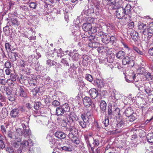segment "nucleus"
Masks as SVG:
<instances>
[{
	"label": "nucleus",
	"instance_id": "obj_63",
	"mask_svg": "<svg viewBox=\"0 0 153 153\" xmlns=\"http://www.w3.org/2000/svg\"><path fill=\"white\" fill-rule=\"evenodd\" d=\"M5 92H6V94L7 96L12 93V92L11 90L8 87H7Z\"/></svg>",
	"mask_w": 153,
	"mask_h": 153
},
{
	"label": "nucleus",
	"instance_id": "obj_32",
	"mask_svg": "<svg viewBox=\"0 0 153 153\" xmlns=\"http://www.w3.org/2000/svg\"><path fill=\"white\" fill-rule=\"evenodd\" d=\"M98 30H97L96 33V35L97 36L100 37L103 36L104 34V32L103 31L102 29L98 28Z\"/></svg>",
	"mask_w": 153,
	"mask_h": 153
},
{
	"label": "nucleus",
	"instance_id": "obj_13",
	"mask_svg": "<svg viewBox=\"0 0 153 153\" xmlns=\"http://www.w3.org/2000/svg\"><path fill=\"white\" fill-rule=\"evenodd\" d=\"M83 102L84 105L88 107L91 106L93 103L90 98L87 96H85L83 98Z\"/></svg>",
	"mask_w": 153,
	"mask_h": 153
},
{
	"label": "nucleus",
	"instance_id": "obj_15",
	"mask_svg": "<svg viewBox=\"0 0 153 153\" xmlns=\"http://www.w3.org/2000/svg\"><path fill=\"white\" fill-rule=\"evenodd\" d=\"M124 112L119 108H117L113 111L112 115L116 117H120L123 116Z\"/></svg>",
	"mask_w": 153,
	"mask_h": 153
},
{
	"label": "nucleus",
	"instance_id": "obj_20",
	"mask_svg": "<svg viewBox=\"0 0 153 153\" xmlns=\"http://www.w3.org/2000/svg\"><path fill=\"white\" fill-rule=\"evenodd\" d=\"M111 38L108 35H106L103 36L102 39V42L105 44H107L111 41Z\"/></svg>",
	"mask_w": 153,
	"mask_h": 153
},
{
	"label": "nucleus",
	"instance_id": "obj_53",
	"mask_svg": "<svg viewBox=\"0 0 153 153\" xmlns=\"http://www.w3.org/2000/svg\"><path fill=\"white\" fill-rule=\"evenodd\" d=\"M85 79L88 81L91 82L93 80L92 76L90 74H87L85 76Z\"/></svg>",
	"mask_w": 153,
	"mask_h": 153
},
{
	"label": "nucleus",
	"instance_id": "obj_60",
	"mask_svg": "<svg viewBox=\"0 0 153 153\" xmlns=\"http://www.w3.org/2000/svg\"><path fill=\"white\" fill-rule=\"evenodd\" d=\"M16 132L20 136H22L23 135V131H22L20 128L17 129L16 130Z\"/></svg>",
	"mask_w": 153,
	"mask_h": 153
},
{
	"label": "nucleus",
	"instance_id": "obj_52",
	"mask_svg": "<svg viewBox=\"0 0 153 153\" xmlns=\"http://www.w3.org/2000/svg\"><path fill=\"white\" fill-rule=\"evenodd\" d=\"M103 124L105 127L107 126L109 124V120L108 117H105L104 121H103Z\"/></svg>",
	"mask_w": 153,
	"mask_h": 153
},
{
	"label": "nucleus",
	"instance_id": "obj_47",
	"mask_svg": "<svg viewBox=\"0 0 153 153\" xmlns=\"http://www.w3.org/2000/svg\"><path fill=\"white\" fill-rule=\"evenodd\" d=\"M134 50L137 53L140 55H142L143 53L137 47L135 46H134L133 47Z\"/></svg>",
	"mask_w": 153,
	"mask_h": 153
},
{
	"label": "nucleus",
	"instance_id": "obj_51",
	"mask_svg": "<svg viewBox=\"0 0 153 153\" xmlns=\"http://www.w3.org/2000/svg\"><path fill=\"white\" fill-rule=\"evenodd\" d=\"M96 44L98 45V44L96 42H91L89 43L88 46L91 48H96L97 47V46H96Z\"/></svg>",
	"mask_w": 153,
	"mask_h": 153
},
{
	"label": "nucleus",
	"instance_id": "obj_55",
	"mask_svg": "<svg viewBox=\"0 0 153 153\" xmlns=\"http://www.w3.org/2000/svg\"><path fill=\"white\" fill-rule=\"evenodd\" d=\"M93 144L94 145V147H97V146L100 144V143L99 141V140L98 139H94L93 138Z\"/></svg>",
	"mask_w": 153,
	"mask_h": 153
},
{
	"label": "nucleus",
	"instance_id": "obj_39",
	"mask_svg": "<svg viewBox=\"0 0 153 153\" xmlns=\"http://www.w3.org/2000/svg\"><path fill=\"white\" fill-rule=\"evenodd\" d=\"M108 114L109 115H112L113 111H112V106L111 105H108Z\"/></svg>",
	"mask_w": 153,
	"mask_h": 153
},
{
	"label": "nucleus",
	"instance_id": "obj_34",
	"mask_svg": "<svg viewBox=\"0 0 153 153\" xmlns=\"http://www.w3.org/2000/svg\"><path fill=\"white\" fill-rule=\"evenodd\" d=\"M29 5L30 8H31L32 9H36V8L37 7V4L35 2H31L29 3Z\"/></svg>",
	"mask_w": 153,
	"mask_h": 153
},
{
	"label": "nucleus",
	"instance_id": "obj_7",
	"mask_svg": "<svg viewBox=\"0 0 153 153\" xmlns=\"http://www.w3.org/2000/svg\"><path fill=\"white\" fill-rule=\"evenodd\" d=\"M143 33L144 35H148L147 39H149L153 35V22L149 25V27L147 29L144 30Z\"/></svg>",
	"mask_w": 153,
	"mask_h": 153
},
{
	"label": "nucleus",
	"instance_id": "obj_16",
	"mask_svg": "<svg viewBox=\"0 0 153 153\" xmlns=\"http://www.w3.org/2000/svg\"><path fill=\"white\" fill-rule=\"evenodd\" d=\"M69 114L66 115V120L68 122L73 123L74 122V120L72 117H73L75 120H76V118L77 119V117L76 115L74 113L71 114L70 113H69Z\"/></svg>",
	"mask_w": 153,
	"mask_h": 153
},
{
	"label": "nucleus",
	"instance_id": "obj_19",
	"mask_svg": "<svg viewBox=\"0 0 153 153\" xmlns=\"http://www.w3.org/2000/svg\"><path fill=\"white\" fill-rule=\"evenodd\" d=\"M19 113L18 108L13 109L10 111V115L11 117H18Z\"/></svg>",
	"mask_w": 153,
	"mask_h": 153
},
{
	"label": "nucleus",
	"instance_id": "obj_37",
	"mask_svg": "<svg viewBox=\"0 0 153 153\" xmlns=\"http://www.w3.org/2000/svg\"><path fill=\"white\" fill-rule=\"evenodd\" d=\"M7 128V125H6L5 126L4 125H1V131L5 137V135L7 134L6 128Z\"/></svg>",
	"mask_w": 153,
	"mask_h": 153
},
{
	"label": "nucleus",
	"instance_id": "obj_59",
	"mask_svg": "<svg viewBox=\"0 0 153 153\" xmlns=\"http://www.w3.org/2000/svg\"><path fill=\"white\" fill-rule=\"evenodd\" d=\"M5 147V145L1 137L0 138V148L2 149H4Z\"/></svg>",
	"mask_w": 153,
	"mask_h": 153
},
{
	"label": "nucleus",
	"instance_id": "obj_18",
	"mask_svg": "<svg viewBox=\"0 0 153 153\" xmlns=\"http://www.w3.org/2000/svg\"><path fill=\"white\" fill-rule=\"evenodd\" d=\"M65 112L61 107L57 108L56 110V113L58 116H60V117H62V116H65V117H66V115L68 114H65L63 115Z\"/></svg>",
	"mask_w": 153,
	"mask_h": 153
},
{
	"label": "nucleus",
	"instance_id": "obj_12",
	"mask_svg": "<svg viewBox=\"0 0 153 153\" xmlns=\"http://www.w3.org/2000/svg\"><path fill=\"white\" fill-rule=\"evenodd\" d=\"M88 93L93 99L95 98L99 94L98 90L94 88H91L90 89Z\"/></svg>",
	"mask_w": 153,
	"mask_h": 153
},
{
	"label": "nucleus",
	"instance_id": "obj_14",
	"mask_svg": "<svg viewBox=\"0 0 153 153\" xmlns=\"http://www.w3.org/2000/svg\"><path fill=\"white\" fill-rule=\"evenodd\" d=\"M66 119V117H65V116H62V117H59L57 118V121L61 126L65 127L67 125Z\"/></svg>",
	"mask_w": 153,
	"mask_h": 153
},
{
	"label": "nucleus",
	"instance_id": "obj_40",
	"mask_svg": "<svg viewBox=\"0 0 153 153\" xmlns=\"http://www.w3.org/2000/svg\"><path fill=\"white\" fill-rule=\"evenodd\" d=\"M146 25L143 23H140L138 25V28L140 29L144 30H146Z\"/></svg>",
	"mask_w": 153,
	"mask_h": 153
},
{
	"label": "nucleus",
	"instance_id": "obj_11",
	"mask_svg": "<svg viewBox=\"0 0 153 153\" xmlns=\"http://www.w3.org/2000/svg\"><path fill=\"white\" fill-rule=\"evenodd\" d=\"M16 91L15 93L16 95L19 94V96L22 97H26L27 94L24 91V87L19 86L18 88V92L17 90Z\"/></svg>",
	"mask_w": 153,
	"mask_h": 153
},
{
	"label": "nucleus",
	"instance_id": "obj_58",
	"mask_svg": "<svg viewBox=\"0 0 153 153\" xmlns=\"http://www.w3.org/2000/svg\"><path fill=\"white\" fill-rule=\"evenodd\" d=\"M116 16L118 19H122L124 16V13H116Z\"/></svg>",
	"mask_w": 153,
	"mask_h": 153
},
{
	"label": "nucleus",
	"instance_id": "obj_17",
	"mask_svg": "<svg viewBox=\"0 0 153 153\" xmlns=\"http://www.w3.org/2000/svg\"><path fill=\"white\" fill-rule=\"evenodd\" d=\"M18 54L17 53L11 52L8 54V56L11 61L15 62L16 60V57H18Z\"/></svg>",
	"mask_w": 153,
	"mask_h": 153
},
{
	"label": "nucleus",
	"instance_id": "obj_35",
	"mask_svg": "<svg viewBox=\"0 0 153 153\" xmlns=\"http://www.w3.org/2000/svg\"><path fill=\"white\" fill-rule=\"evenodd\" d=\"M127 122H131L134 121L136 119L135 117L132 115L129 116V117H127L126 118Z\"/></svg>",
	"mask_w": 153,
	"mask_h": 153
},
{
	"label": "nucleus",
	"instance_id": "obj_56",
	"mask_svg": "<svg viewBox=\"0 0 153 153\" xmlns=\"http://www.w3.org/2000/svg\"><path fill=\"white\" fill-rule=\"evenodd\" d=\"M116 0H109L107 4L109 6L112 5H114L115 6L116 4Z\"/></svg>",
	"mask_w": 153,
	"mask_h": 153
},
{
	"label": "nucleus",
	"instance_id": "obj_2",
	"mask_svg": "<svg viewBox=\"0 0 153 153\" xmlns=\"http://www.w3.org/2000/svg\"><path fill=\"white\" fill-rule=\"evenodd\" d=\"M132 50L126 45L125 44V56L126 54V56L125 57V61L126 62V64H125V66L127 65H129V68H131L134 65V62L131 59L130 57L132 56Z\"/></svg>",
	"mask_w": 153,
	"mask_h": 153
},
{
	"label": "nucleus",
	"instance_id": "obj_23",
	"mask_svg": "<svg viewBox=\"0 0 153 153\" xmlns=\"http://www.w3.org/2000/svg\"><path fill=\"white\" fill-rule=\"evenodd\" d=\"M145 77L146 80L150 82H153V76L149 73H146L145 74Z\"/></svg>",
	"mask_w": 153,
	"mask_h": 153
},
{
	"label": "nucleus",
	"instance_id": "obj_31",
	"mask_svg": "<svg viewBox=\"0 0 153 153\" xmlns=\"http://www.w3.org/2000/svg\"><path fill=\"white\" fill-rule=\"evenodd\" d=\"M31 134V132L29 130V128H27L24 130L23 132V135L25 137H27Z\"/></svg>",
	"mask_w": 153,
	"mask_h": 153
},
{
	"label": "nucleus",
	"instance_id": "obj_54",
	"mask_svg": "<svg viewBox=\"0 0 153 153\" xmlns=\"http://www.w3.org/2000/svg\"><path fill=\"white\" fill-rule=\"evenodd\" d=\"M4 66L7 68H10L12 67L11 63L10 61H7L5 62Z\"/></svg>",
	"mask_w": 153,
	"mask_h": 153
},
{
	"label": "nucleus",
	"instance_id": "obj_46",
	"mask_svg": "<svg viewBox=\"0 0 153 153\" xmlns=\"http://www.w3.org/2000/svg\"><path fill=\"white\" fill-rule=\"evenodd\" d=\"M6 151L8 153H14V150L12 147H7L6 149Z\"/></svg>",
	"mask_w": 153,
	"mask_h": 153
},
{
	"label": "nucleus",
	"instance_id": "obj_48",
	"mask_svg": "<svg viewBox=\"0 0 153 153\" xmlns=\"http://www.w3.org/2000/svg\"><path fill=\"white\" fill-rule=\"evenodd\" d=\"M61 148L62 150L65 151L71 152L72 151L71 148L69 146L68 147L66 146H64L63 147H61Z\"/></svg>",
	"mask_w": 153,
	"mask_h": 153
},
{
	"label": "nucleus",
	"instance_id": "obj_10",
	"mask_svg": "<svg viewBox=\"0 0 153 153\" xmlns=\"http://www.w3.org/2000/svg\"><path fill=\"white\" fill-rule=\"evenodd\" d=\"M68 55L70 57H72L74 61H77L79 59V54L76 50H73V51H70Z\"/></svg>",
	"mask_w": 153,
	"mask_h": 153
},
{
	"label": "nucleus",
	"instance_id": "obj_22",
	"mask_svg": "<svg viewBox=\"0 0 153 153\" xmlns=\"http://www.w3.org/2000/svg\"><path fill=\"white\" fill-rule=\"evenodd\" d=\"M21 139L20 138L16 139L13 144V147L16 148H18L21 145Z\"/></svg>",
	"mask_w": 153,
	"mask_h": 153
},
{
	"label": "nucleus",
	"instance_id": "obj_64",
	"mask_svg": "<svg viewBox=\"0 0 153 153\" xmlns=\"http://www.w3.org/2000/svg\"><path fill=\"white\" fill-rule=\"evenodd\" d=\"M124 13V10L122 7H120L117 8L116 13Z\"/></svg>",
	"mask_w": 153,
	"mask_h": 153
},
{
	"label": "nucleus",
	"instance_id": "obj_29",
	"mask_svg": "<svg viewBox=\"0 0 153 153\" xmlns=\"http://www.w3.org/2000/svg\"><path fill=\"white\" fill-rule=\"evenodd\" d=\"M10 29L8 26H7L3 28V31L7 36H8L10 34Z\"/></svg>",
	"mask_w": 153,
	"mask_h": 153
},
{
	"label": "nucleus",
	"instance_id": "obj_33",
	"mask_svg": "<svg viewBox=\"0 0 153 153\" xmlns=\"http://www.w3.org/2000/svg\"><path fill=\"white\" fill-rule=\"evenodd\" d=\"M124 53L123 51H120L116 54V56L120 59H123L124 57Z\"/></svg>",
	"mask_w": 153,
	"mask_h": 153
},
{
	"label": "nucleus",
	"instance_id": "obj_44",
	"mask_svg": "<svg viewBox=\"0 0 153 153\" xmlns=\"http://www.w3.org/2000/svg\"><path fill=\"white\" fill-rule=\"evenodd\" d=\"M26 62L22 59H21L19 62V65L21 68H25L26 66Z\"/></svg>",
	"mask_w": 153,
	"mask_h": 153
},
{
	"label": "nucleus",
	"instance_id": "obj_24",
	"mask_svg": "<svg viewBox=\"0 0 153 153\" xmlns=\"http://www.w3.org/2000/svg\"><path fill=\"white\" fill-rule=\"evenodd\" d=\"M106 103L104 100H102L100 103V108L103 112L105 111L106 109Z\"/></svg>",
	"mask_w": 153,
	"mask_h": 153
},
{
	"label": "nucleus",
	"instance_id": "obj_21",
	"mask_svg": "<svg viewBox=\"0 0 153 153\" xmlns=\"http://www.w3.org/2000/svg\"><path fill=\"white\" fill-rule=\"evenodd\" d=\"M55 135L59 139H64L66 136V134L62 131H57L55 133Z\"/></svg>",
	"mask_w": 153,
	"mask_h": 153
},
{
	"label": "nucleus",
	"instance_id": "obj_57",
	"mask_svg": "<svg viewBox=\"0 0 153 153\" xmlns=\"http://www.w3.org/2000/svg\"><path fill=\"white\" fill-rule=\"evenodd\" d=\"M7 135L8 138L12 139L13 136V132L10 130L8 131L7 132Z\"/></svg>",
	"mask_w": 153,
	"mask_h": 153
},
{
	"label": "nucleus",
	"instance_id": "obj_49",
	"mask_svg": "<svg viewBox=\"0 0 153 153\" xmlns=\"http://www.w3.org/2000/svg\"><path fill=\"white\" fill-rule=\"evenodd\" d=\"M21 145L22 146L23 148L29 145V142L28 141L24 140L22 143L21 142Z\"/></svg>",
	"mask_w": 153,
	"mask_h": 153
},
{
	"label": "nucleus",
	"instance_id": "obj_28",
	"mask_svg": "<svg viewBox=\"0 0 153 153\" xmlns=\"http://www.w3.org/2000/svg\"><path fill=\"white\" fill-rule=\"evenodd\" d=\"M147 141L150 143H153V133H149L147 136Z\"/></svg>",
	"mask_w": 153,
	"mask_h": 153
},
{
	"label": "nucleus",
	"instance_id": "obj_26",
	"mask_svg": "<svg viewBox=\"0 0 153 153\" xmlns=\"http://www.w3.org/2000/svg\"><path fill=\"white\" fill-rule=\"evenodd\" d=\"M5 48L7 52H9L13 50H11L12 46L9 42H5Z\"/></svg>",
	"mask_w": 153,
	"mask_h": 153
},
{
	"label": "nucleus",
	"instance_id": "obj_5",
	"mask_svg": "<svg viewBox=\"0 0 153 153\" xmlns=\"http://www.w3.org/2000/svg\"><path fill=\"white\" fill-rule=\"evenodd\" d=\"M84 138L87 144L89 152H90L91 151H92L93 153L95 151L94 150V147H92L91 143L93 142V137H92L91 135H90L89 136L86 135L84 136Z\"/></svg>",
	"mask_w": 153,
	"mask_h": 153
},
{
	"label": "nucleus",
	"instance_id": "obj_62",
	"mask_svg": "<svg viewBox=\"0 0 153 153\" xmlns=\"http://www.w3.org/2000/svg\"><path fill=\"white\" fill-rule=\"evenodd\" d=\"M59 104V102L57 100H54L52 102V105L55 107L58 106Z\"/></svg>",
	"mask_w": 153,
	"mask_h": 153
},
{
	"label": "nucleus",
	"instance_id": "obj_30",
	"mask_svg": "<svg viewBox=\"0 0 153 153\" xmlns=\"http://www.w3.org/2000/svg\"><path fill=\"white\" fill-rule=\"evenodd\" d=\"M85 32L84 34L82 35V38H90L91 34L95 33H91V31H85Z\"/></svg>",
	"mask_w": 153,
	"mask_h": 153
},
{
	"label": "nucleus",
	"instance_id": "obj_4",
	"mask_svg": "<svg viewBox=\"0 0 153 153\" xmlns=\"http://www.w3.org/2000/svg\"><path fill=\"white\" fill-rule=\"evenodd\" d=\"M127 65L128 68L125 72V79H126V81L128 82H132L135 81L136 76L133 74V71L130 69L131 68H129V65Z\"/></svg>",
	"mask_w": 153,
	"mask_h": 153
},
{
	"label": "nucleus",
	"instance_id": "obj_36",
	"mask_svg": "<svg viewBox=\"0 0 153 153\" xmlns=\"http://www.w3.org/2000/svg\"><path fill=\"white\" fill-rule=\"evenodd\" d=\"M7 113L6 108H3L2 109L1 116L2 118H5L7 116Z\"/></svg>",
	"mask_w": 153,
	"mask_h": 153
},
{
	"label": "nucleus",
	"instance_id": "obj_38",
	"mask_svg": "<svg viewBox=\"0 0 153 153\" xmlns=\"http://www.w3.org/2000/svg\"><path fill=\"white\" fill-rule=\"evenodd\" d=\"M7 99L10 101L12 102L15 100V96L12 94L7 95Z\"/></svg>",
	"mask_w": 153,
	"mask_h": 153
},
{
	"label": "nucleus",
	"instance_id": "obj_50",
	"mask_svg": "<svg viewBox=\"0 0 153 153\" xmlns=\"http://www.w3.org/2000/svg\"><path fill=\"white\" fill-rule=\"evenodd\" d=\"M9 79L15 82L16 79V75L14 74H11Z\"/></svg>",
	"mask_w": 153,
	"mask_h": 153
},
{
	"label": "nucleus",
	"instance_id": "obj_1",
	"mask_svg": "<svg viewBox=\"0 0 153 153\" xmlns=\"http://www.w3.org/2000/svg\"><path fill=\"white\" fill-rule=\"evenodd\" d=\"M92 115L90 110H87V112L84 114H82L81 117L82 121H79V125L82 128L86 127V123H88L92 120Z\"/></svg>",
	"mask_w": 153,
	"mask_h": 153
},
{
	"label": "nucleus",
	"instance_id": "obj_8",
	"mask_svg": "<svg viewBox=\"0 0 153 153\" xmlns=\"http://www.w3.org/2000/svg\"><path fill=\"white\" fill-rule=\"evenodd\" d=\"M131 6L129 4H127L125 7V19L127 23H129L131 20V18L129 14L130 13Z\"/></svg>",
	"mask_w": 153,
	"mask_h": 153
},
{
	"label": "nucleus",
	"instance_id": "obj_9",
	"mask_svg": "<svg viewBox=\"0 0 153 153\" xmlns=\"http://www.w3.org/2000/svg\"><path fill=\"white\" fill-rule=\"evenodd\" d=\"M9 16L10 20V22L12 23V25H16L18 26L19 25V23L16 18L17 16H16L15 14L14 13H10Z\"/></svg>",
	"mask_w": 153,
	"mask_h": 153
},
{
	"label": "nucleus",
	"instance_id": "obj_42",
	"mask_svg": "<svg viewBox=\"0 0 153 153\" xmlns=\"http://www.w3.org/2000/svg\"><path fill=\"white\" fill-rule=\"evenodd\" d=\"M34 108L36 110H38L41 107V104L40 102H37L34 103Z\"/></svg>",
	"mask_w": 153,
	"mask_h": 153
},
{
	"label": "nucleus",
	"instance_id": "obj_43",
	"mask_svg": "<svg viewBox=\"0 0 153 153\" xmlns=\"http://www.w3.org/2000/svg\"><path fill=\"white\" fill-rule=\"evenodd\" d=\"M40 91V88L36 87L33 89L32 91V94L34 96H36L37 93H38Z\"/></svg>",
	"mask_w": 153,
	"mask_h": 153
},
{
	"label": "nucleus",
	"instance_id": "obj_6",
	"mask_svg": "<svg viewBox=\"0 0 153 153\" xmlns=\"http://www.w3.org/2000/svg\"><path fill=\"white\" fill-rule=\"evenodd\" d=\"M82 29L84 31H91V33H96L97 28L96 27H92L91 24L89 23H85L82 26Z\"/></svg>",
	"mask_w": 153,
	"mask_h": 153
},
{
	"label": "nucleus",
	"instance_id": "obj_41",
	"mask_svg": "<svg viewBox=\"0 0 153 153\" xmlns=\"http://www.w3.org/2000/svg\"><path fill=\"white\" fill-rule=\"evenodd\" d=\"M56 62L53 60L48 59L47 61V65L50 67L55 65Z\"/></svg>",
	"mask_w": 153,
	"mask_h": 153
},
{
	"label": "nucleus",
	"instance_id": "obj_45",
	"mask_svg": "<svg viewBox=\"0 0 153 153\" xmlns=\"http://www.w3.org/2000/svg\"><path fill=\"white\" fill-rule=\"evenodd\" d=\"M15 82L9 79H8L6 81V83L9 86H13L15 84Z\"/></svg>",
	"mask_w": 153,
	"mask_h": 153
},
{
	"label": "nucleus",
	"instance_id": "obj_27",
	"mask_svg": "<svg viewBox=\"0 0 153 153\" xmlns=\"http://www.w3.org/2000/svg\"><path fill=\"white\" fill-rule=\"evenodd\" d=\"M133 113V111L130 107H128L125 110V115L127 117H129L132 115Z\"/></svg>",
	"mask_w": 153,
	"mask_h": 153
},
{
	"label": "nucleus",
	"instance_id": "obj_25",
	"mask_svg": "<svg viewBox=\"0 0 153 153\" xmlns=\"http://www.w3.org/2000/svg\"><path fill=\"white\" fill-rule=\"evenodd\" d=\"M61 108L65 112H69L70 110V107L69 104L67 103L62 105Z\"/></svg>",
	"mask_w": 153,
	"mask_h": 153
},
{
	"label": "nucleus",
	"instance_id": "obj_61",
	"mask_svg": "<svg viewBox=\"0 0 153 153\" xmlns=\"http://www.w3.org/2000/svg\"><path fill=\"white\" fill-rule=\"evenodd\" d=\"M43 99H44V101L45 103L47 104L48 103H50L49 98L46 95L43 96Z\"/></svg>",
	"mask_w": 153,
	"mask_h": 153
},
{
	"label": "nucleus",
	"instance_id": "obj_3",
	"mask_svg": "<svg viewBox=\"0 0 153 153\" xmlns=\"http://www.w3.org/2000/svg\"><path fill=\"white\" fill-rule=\"evenodd\" d=\"M66 130L70 132L68 134V137L72 142L76 144H79V141L78 140L77 137L76 136L77 132V129L74 127L72 126V127L67 128H66Z\"/></svg>",
	"mask_w": 153,
	"mask_h": 153
}]
</instances>
